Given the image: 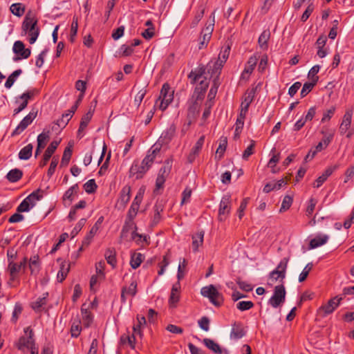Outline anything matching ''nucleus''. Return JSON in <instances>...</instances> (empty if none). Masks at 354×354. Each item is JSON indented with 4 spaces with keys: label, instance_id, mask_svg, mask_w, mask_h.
<instances>
[{
    "label": "nucleus",
    "instance_id": "nucleus-48",
    "mask_svg": "<svg viewBox=\"0 0 354 354\" xmlns=\"http://www.w3.org/2000/svg\"><path fill=\"white\" fill-rule=\"evenodd\" d=\"M154 214L151 220V225L152 226L156 225L160 221V212H162L163 209L160 205H156L153 207Z\"/></svg>",
    "mask_w": 354,
    "mask_h": 354
},
{
    "label": "nucleus",
    "instance_id": "nucleus-7",
    "mask_svg": "<svg viewBox=\"0 0 354 354\" xmlns=\"http://www.w3.org/2000/svg\"><path fill=\"white\" fill-rule=\"evenodd\" d=\"M289 259L283 258L281 260L277 267L270 273V278L272 281H277L279 279L283 280L286 277V272Z\"/></svg>",
    "mask_w": 354,
    "mask_h": 354
},
{
    "label": "nucleus",
    "instance_id": "nucleus-5",
    "mask_svg": "<svg viewBox=\"0 0 354 354\" xmlns=\"http://www.w3.org/2000/svg\"><path fill=\"white\" fill-rule=\"evenodd\" d=\"M286 289L283 285H278L274 287V292L268 300V304L273 308H277L284 303L286 299Z\"/></svg>",
    "mask_w": 354,
    "mask_h": 354
},
{
    "label": "nucleus",
    "instance_id": "nucleus-9",
    "mask_svg": "<svg viewBox=\"0 0 354 354\" xmlns=\"http://www.w3.org/2000/svg\"><path fill=\"white\" fill-rule=\"evenodd\" d=\"M27 259L25 257L24 259L19 263H15L14 261L10 260V263L8 266V270L10 274V281H15L17 277L18 273L22 268H25L26 266Z\"/></svg>",
    "mask_w": 354,
    "mask_h": 354
},
{
    "label": "nucleus",
    "instance_id": "nucleus-64",
    "mask_svg": "<svg viewBox=\"0 0 354 354\" xmlns=\"http://www.w3.org/2000/svg\"><path fill=\"white\" fill-rule=\"evenodd\" d=\"M254 147L255 142L254 140H252L250 145L246 148V149L243 153V159L248 160V158L254 153Z\"/></svg>",
    "mask_w": 354,
    "mask_h": 354
},
{
    "label": "nucleus",
    "instance_id": "nucleus-44",
    "mask_svg": "<svg viewBox=\"0 0 354 354\" xmlns=\"http://www.w3.org/2000/svg\"><path fill=\"white\" fill-rule=\"evenodd\" d=\"M230 52V46L229 45L224 46L218 55V62L223 65L227 59Z\"/></svg>",
    "mask_w": 354,
    "mask_h": 354
},
{
    "label": "nucleus",
    "instance_id": "nucleus-12",
    "mask_svg": "<svg viewBox=\"0 0 354 354\" xmlns=\"http://www.w3.org/2000/svg\"><path fill=\"white\" fill-rule=\"evenodd\" d=\"M13 52L19 57L14 58L15 61L21 59H27L30 57L31 51L29 48H25L24 43L21 41H17L13 45Z\"/></svg>",
    "mask_w": 354,
    "mask_h": 354
},
{
    "label": "nucleus",
    "instance_id": "nucleus-46",
    "mask_svg": "<svg viewBox=\"0 0 354 354\" xmlns=\"http://www.w3.org/2000/svg\"><path fill=\"white\" fill-rule=\"evenodd\" d=\"M10 10L11 12L17 17H21L25 12V8L20 3H15L11 5Z\"/></svg>",
    "mask_w": 354,
    "mask_h": 354
},
{
    "label": "nucleus",
    "instance_id": "nucleus-43",
    "mask_svg": "<svg viewBox=\"0 0 354 354\" xmlns=\"http://www.w3.org/2000/svg\"><path fill=\"white\" fill-rule=\"evenodd\" d=\"M21 73H22L21 69H17V70L15 71L12 73H11L8 76V77L5 83L6 88H10L13 85V84L16 81L18 76H19L21 74Z\"/></svg>",
    "mask_w": 354,
    "mask_h": 354
},
{
    "label": "nucleus",
    "instance_id": "nucleus-41",
    "mask_svg": "<svg viewBox=\"0 0 354 354\" xmlns=\"http://www.w3.org/2000/svg\"><path fill=\"white\" fill-rule=\"evenodd\" d=\"M143 256L141 253L134 252L131 256L130 264L132 268H138L143 261Z\"/></svg>",
    "mask_w": 354,
    "mask_h": 354
},
{
    "label": "nucleus",
    "instance_id": "nucleus-45",
    "mask_svg": "<svg viewBox=\"0 0 354 354\" xmlns=\"http://www.w3.org/2000/svg\"><path fill=\"white\" fill-rule=\"evenodd\" d=\"M98 229L99 227H97V225H93L91 227L88 234L84 237V239L82 241V246H88V245L91 243L92 239L97 233Z\"/></svg>",
    "mask_w": 354,
    "mask_h": 354
},
{
    "label": "nucleus",
    "instance_id": "nucleus-36",
    "mask_svg": "<svg viewBox=\"0 0 354 354\" xmlns=\"http://www.w3.org/2000/svg\"><path fill=\"white\" fill-rule=\"evenodd\" d=\"M69 270L70 265L66 264V262H62L60 265V269L57 274V281L62 283L67 277Z\"/></svg>",
    "mask_w": 354,
    "mask_h": 354
},
{
    "label": "nucleus",
    "instance_id": "nucleus-6",
    "mask_svg": "<svg viewBox=\"0 0 354 354\" xmlns=\"http://www.w3.org/2000/svg\"><path fill=\"white\" fill-rule=\"evenodd\" d=\"M174 91H171V88L168 84H164L160 91L159 100H161L160 109L165 110L168 105L173 101Z\"/></svg>",
    "mask_w": 354,
    "mask_h": 354
},
{
    "label": "nucleus",
    "instance_id": "nucleus-63",
    "mask_svg": "<svg viewBox=\"0 0 354 354\" xmlns=\"http://www.w3.org/2000/svg\"><path fill=\"white\" fill-rule=\"evenodd\" d=\"M198 326L201 329H203L205 331H208L209 330V324L210 320L209 319L206 317H202L198 322Z\"/></svg>",
    "mask_w": 354,
    "mask_h": 354
},
{
    "label": "nucleus",
    "instance_id": "nucleus-35",
    "mask_svg": "<svg viewBox=\"0 0 354 354\" xmlns=\"http://www.w3.org/2000/svg\"><path fill=\"white\" fill-rule=\"evenodd\" d=\"M203 342L207 348L212 351L214 353L217 354H221L223 353L219 344L215 342L214 340L209 338H205L203 339Z\"/></svg>",
    "mask_w": 354,
    "mask_h": 354
},
{
    "label": "nucleus",
    "instance_id": "nucleus-16",
    "mask_svg": "<svg viewBox=\"0 0 354 354\" xmlns=\"http://www.w3.org/2000/svg\"><path fill=\"white\" fill-rule=\"evenodd\" d=\"M230 201L229 197H223L222 198L220 205H219V210H218V219L221 221H223L225 220L227 215L230 212Z\"/></svg>",
    "mask_w": 354,
    "mask_h": 354
},
{
    "label": "nucleus",
    "instance_id": "nucleus-4",
    "mask_svg": "<svg viewBox=\"0 0 354 354\" xmlns=\"http://www.w3.org/2000/svg\"><path fill=\"white\" fill-rule=\"evenodd\" d=\"M172 166V160L167 159L165 161L163 167H162L158 172V176L156 180V188L154 193H157L160 189H162L165 180L169 176Z\"/></svg>",
    "mask_w": 354,
    "mask_h": 354
},
{
    "label": "nucleus",
    "instance_id": "nucleus-31",
    "mask_svg": "<svg viewBox=\"0 0 354 354\" xmlns=\"http://www.w3.org/2000/svg\"><path fill=\"white\" fill-rule=\"evenodd\" d=\"M254 95H255V89L254 88H252L250 91H248L244 95L243 100L241 104V107L248 110L250 104L253 101Z\"/></svg>",
    "mask_w": 354,
    "mask_h": 354
},
{
    "label": "nucleus",
    "instance_id": "nucleus-30",
    "mask_svg": "<svg viewBox=\"0 0 354 354\" xmlns=\"http://www.w3.org/2000/svg\"><path fill=\"white\" fill-rule=\"evenodd\" d=\"M328 240V236L324 235H318L315 236L314 239H311L310 241V248H316L326 243Z\"/></svg>",
    "mask_w": 354,
    "mask_h": 354
},
{
    "label": "nucleus",
    "instance_id": "nucleus-1",
    "mask_svg": "<svg viewBox=\"0 0 354 354\" xmlns=\"http://www.w3.org/2000/svg\"><path fill=\"white\" fill-rule=\"evenodd\" d=\"M205 68L201 66L194 71L192 70L188 75L192 84H196L197 82H199V84L195 88L191 99V100L198 103L203 100L209 85L207 77L205 76Z\"/></svg>",
    "mask_w": 354,
    "mask_h": 354
},
{
    "label": "nucleus",
    "instance_id": "nucleus-13",
    "mask_svg": "<svg viewBox=\"0 0 354 354\" xmlns=\"http://www.w3.org/2000/svg\"><path fill=\"white\" fill-rule=\"evenodd\" d=\"M214 17L213 18L212 23L207 26L201 32L202 39L199 44V49L203 48L205 46H207L209 43L212 34L214 30Z\"/></svg>",
    "mask_w": 354,
    "mask_h": 354
},
{
    "label": "nucleus",
    "instance_id": "nucleus-59",
    "mask_svg": "<svg viewBox=\"0 0 354 354\" xmlns=\"http://www.w3.org/2000/svg\"><path fill=\"white\" fill-rule=\"evenodd\" d=\"M292 201H293V199L291 196H288V195L284 196L282 203H281L280 210H279L280 212H285L287 209H288L290 207V206L292 203Z\"/></svg>",
    "mask_w": 354,
    "mask_h": 354
},
{
    "label": "nucleus",
    "instance_id": "nucleus-15",
    "mask_svg": "<svg viewBox=\"0 0 354 354\" xmlns=\"http://www.w3.org/2000/svg\"><path fill=\"white\" fill-rule=\"evenodd\" d=\"M131 187L128 185L124 186L120 191L117 204L120 208H124L131 198Z\"/></svg>",
    "mask_w": 354,
    "mask_h": 354
},
{
    "label": "nucleus",
    "instance_id": "nucleus-61",
    "mask_svg": "<svg viewBox=\"0 0 354 354\" xmlns=\"http://www.w3.org/2000/svg\"><path fill=\"white\" fill-rule=\"evenodd\" d=\"M82 326L80 322H73L71 328V336L73 337H77L81 333Z\"/></svg>",
    "mask_w": 354,
    "mask_h": 354
},
{
    "label": "nucleus",
    "instance_id": "nucleus-24",
    "mask_svg": "<svg viewBox=\"0 0 354 354\" xmlns=\"http://www.w3.org/2000/svg\"><path fill=\"white\" fill-rule=\"evenodd\" d=\"M204 142H205V136H202L197 140L195 145L192 149L190 153L188 156V160L189 162H192L194 160L196 156L201 151V150L203 146Z\"/></svg>",
    "mask_w": 354,
    "mask_h": 354
},
{
    "label": "nucleus",
    "instance_id": "nucleus-38",
    "mask_svg": "<svg viewBox=\"0 0 354 354\" xmlns=\"http://www.w3.org/2000/svg\"><path fill=\"white\" fill-rule=\"evenodd\" d=\"M33 146L32 144H28L23 147L19 153V158L20 160H28L32 153Z\"/></svg>",
    "mask_w": 354,
    "mask_h": 354
},
{
    "label": "nucleus",
    "instance_id": "nucleus-60",
    "mask_svg": "<svg viewBox=\"0 0 354 354\" xmlns=\"http://www.w3.org/2000/svg\"><path fill=\"white\" fill-rule=\"evenodd\" d=\"M176 130V125L174 124H171L169 127L162 133L164 138L168 140H171L175 135Z\"/></svg>",
    "mask_w": 354,
    "mask_h": 354
},
{
    "label": "nucleus",
    "instance_id": "nucleus-52",
    "mask_svg": "<svg viewBox=\"0 0 354 354\" xmlns=\"http://www.w3.org/2000/svg\"><path fill=\"white\" fill-rule=\"evenodd\" d=\"M97 185L94 179L88 180L84 185V189L88 194H92L97 189Z\"/></svg>",
    "mask_w": 354,
    "mask_h": 354
},
{
    "label": "nucleus",
    "instance_id": "nucleus-33",
    "mask_svg": "<svg viewBox=\"0 0 354 354\" xmlns=\"http://www.w3.org/2000/svg\"><path fill=\"white\" fill-rule=\"evenodd\" d=\"M23 176V172L19 169H13L9 171L6 175L7 180L10 183L19 181Z\"/></svg>",
    "mask_w": 354,
    "mask_h": 354
},
{
    "label": "nucleus",
    "instance_id": "nucleus-58",
    "mask_svg": "<svg viewBox=\"0 0 354 354\" xmlns=\"http://www.w3.org/2000/svg\"><path fill=\"white\" fill-rule=\"evenodd\" d=\"M254 306V303L251 301H241L236 304V308L241 311L248 310Z\"/></svg>",
    "mask_w": 354,
    "mask_h": 354
},
{
    "label": "nucleus",
    "instance_id": "nucleus-50",
    "mask_svg": "<svg viewBox=\"0 0 354 354\" xmlns=\"http://www.w3.org/2000/svg\"><path fill=\"white\" fill-rule=\"evenodd\" d=\"M72 156V149L70 147H66L64 151L62 158L61 160V166L68 165Z\"/></svg>",
    "mask_w": 354,
    "mask_h": 354
},
{
    "label": "nucleus",
    "instance_id": "nucleus-57",
    "mask_svg": "<svg viewBox=\"0 0 354 354\" xmlns=\"http://www.w3.org/2000/svg\"><path fill=\"white\" fill-rule=\"evenodd\" d=\"M315 85L316 84L313 82L304 83L300 93L301 97H304L306 95H307L313 90Z\"/></svg>",
    "mask_w": 354,
    "mask_h": 354
},
{
    "label": "nucleus",
    "instance_id": "nucleus-47",
    "mask_svg": "<svg viewBox=\"0 0 354 354\" xmlns=\"http://www.w3.org/2000/svg\"><path fill=\"white\" fill-rule=\"evenodd\" d=\"M50 138V131H44L41 133H40L37 136V145H39V147H45L48 140Z\"/></svg>",
    "mask_w": 354,
    "mask_h": 354
},
{
    "label": "nucleus",
    "instance_id": "nucleus-55",
    "mask_svg": "<svg viewBox=\"0 0 354 354\" xmlns=\"http://www.w3.org/2000/svg\"><path fill=\"white\" fill-rule=\"evenodd\" d=\"M280 159V154H274L272 156V158L270 159L268 167L271 168V171L273 174L277 173L278 171L275 169L277 163L279 161Z\"/></svg>",
    "mask_w": 354,
    "mask_h": 354
},
{
    "label": "nucleus",
    "instance_id": "nucleus-28",
    "mask_svg": "<svg viewBox=\"0 0 354 354\" xmlns=\"http://www.w3.org/2000/svg\"><path fill=\"white\" fill-rule=\"evenodd\" d=\"M93 112L94 109L90 108L88 111L82 116L77 131L78 135H80L81 133L86 128L93 117Z\"/></svg>",
    "mask_w": 354,
    "mask_h": 354
},
{
    "label": "nucleus",
    "instance_id": "nucleus-2",
    "mask_svg": "<svg viewBox=\"0 0 354 354\" xmlns=\"http://www.w3.org/2000/svg\"><path fill=\"white\" fill-rule=\"evenodd\" d=\"M37 20L30 14L26 15L22 23L21 29L24 34L28 33L30 44H34L39 34V30L37 27Z\"/></svg>",
    "mask_w": 354,
    "mask_h": 354
},
{
    "label": "nucleus",
    "instance_id": "nucleus-3",
    "mask_svg": "<svg viewBox=\"0 0 354 354\" xmlns=\"http://www.w3.org/2000/svg\"><path fill=\"white\" fill-rule=\"evenodd\" d=\"M201 294L204 297L208 298L209 301L216 307H219L223 304V295L216 290L214 285L203 287L201 290Z\"/></svg>",
    "mask_w": 354,
    "mask_h": 354
},
{
    "label": "nucleus",
    "instance_id": "nucleus-18",
    "mask_svg": "<svg viewBox=\"0 0 354 354\" xmlns=\"http://www.w3.org/2000/svg\"><path fill=\"white\" fill-rule=\"evenodd\" d=\"M59 144V141L54 140L49 145V146L47 147L46 150L44 152L43 159L41 160L39 163L40 167H43L45 165H46L52 155L57 149Z\"/></svg>",
    "mask_w": 354,
    "mask_h": 354
},
{
    "label": "nucleus",
    "instance_id": "nucleus-39",
    "mask_svg": "<svg viewBox=\"0 0 354 354\" xmlns=\"http://www.w3.org/2000/svg\"><path fill=\"white\" fill-rule=\"evenodd\" d=\"M137 321L138 323L133 326V330L135 334L142 336V327L146 324V319L144 316L138 315Z\"/></svg>",
    "mask_w": 354,
    "mask_h": 354
},
{
    "label": "nucleus",
    "instance_id": "nucleus-23",
    "mask_svg": "<svg viewBox=\"0 0 354 354\" xmlns=\"http://www.w3.org/2000/svg\"><path fill=\"white\" fill-rule=\"evenodd\" d=\"M223 65L218 62H209L207 66V73L210 74L211 77L214 76V79L218 82V76L221 73Z\"/></svg>",
    "mask_w": 354,
    "mask_h": 354
},
{
    "label": "nucleus",
    "instance_id": "nucleus-11",
    "mask_svg": "<svg viewBox=\"0 0 354 354\" xmlns=\"http://www.w3.org/2000/svg\"><path fill=\"white\" fill-rule=\"evenodd\" d=\"M148 170L147 167L143 165L142 162L134 160L129 169V177H135L137 180L140 179Z\"/></svg>",
    "mask_w": 354,
    "mask_h": 354
},
{
    "label": "nucleus",
    "instance_id": "nucleus-54",
    "mask_svg": "<svg viewBox=\"0 0 354 354\" xmlns=\"http://www.w3.org/2000/svg\"><path fill=\"white\" fill-rule=\"evenodd\" d=\"M72 118L71 113H65L62 114V118L59 119L56 122V124L61 128H64L69 120Z\"/></svg>",
    "mask_w": 354,
    "mask_h": 354
},
{
    "label": "nucleus",
    "instance_id": "nucleus-20",
    "mask_svg": "<svg viewBox=\"0 0 354 354\" xmlns=\"http://www.w3.org/2000/svg\"><path fill=\"white\" fill-rule=\"evenodd\" d=\"M338 168V165H334L331 167H328L326 169L324 172L322 176H319L315 183L313 184V187L316 188H319L321 187L323 183L327 180V178Z\"/></svg>",
    "mask_w": 354,
    "mask_h": 354
},
{
    "label": "nucleus",
    "instance_id": "nucleus-25",
    "mask_svg": "<svg viewBox=\"0 0 354 354\" xmlns=\"http://www.w3.org/2000/svg\"><path fill=\"white\" fill-rule=\"evenodd\" d=\"M44 193V190L37 189L29 194L24 200L27 201L31 207H32L35 205L37 201L41 200L43 198Z\"/></svg>",
    "mask_w": 354,
    "mask_h": 354
},
{
    "label": "nucleus",
    "instance_id": "nucleus-53",
    "mask_svg": "<svg viewBox=\"0 0 354 354\" xmlns=\"http://www.w3.org/2000/svg\"><path fill=\"white\" fill-rule=\"evenodd\" d=\"M82 315V319L84 322V325L86 327H88L92 322V315L91 313L86 309H84L82 308L81 309Z\"/></svg>",
    "mask_w": 354,
    "mask_h": 354
},
{
    "label": "nucleus",
    "instance_id": "nucleus-49",
    "mask_svg": "<svg viewBox=\"0 0 354 354\" xmlns=\"http://www.w3.org/2000/svg\"><path fill=\"white\" fill-rule=\"evenodd\" d=\"M320 69V66L319 65H315L313 66L308 72V77L311 80V82L317 84L319 80V77L317 75Z\"/></svg>",
    "mask_w": 354,
    "mask_h": 354
},
{
    "label": "nucleus",
    "instance_id": "nucleus-14",
    "mask_svg": "<svg viewBox=\"0 0 354 354\" xmlns=\"http://www.w3.org/2000/svg\"><path fill=\"white\" fill-rule=\"evenodd\" d=\"M160 145H154L148 151V154L142 160L141 162L142 165L147 167V169H149L154 161L156 154L160 152Z\"/></svg>",
    "mask_w": 354,
    "mask_h": 354
},
{
    "label": "nucleus",
    "instance_id": "nucleus-26",
    "mask_svg": "<svg viewBox=\"0 0 354 354\" xmlns=\"http://www.w3.org/2000/svg\"><path fill=\"white\" fill-rule=\"evenodd\" d=\"M352 115V111L348 110L346 111L343 117L342 122L339 127V131L341 134H344L351 127Z\"/></svg>",
    "mask_w": 354,
    "mask_h": 354
},
{
    "label": "nucleus",
    "instance_id": "nucleus-32",
    "mask_svg": "<svg viewBox=\"0 0 354 354\" xmlns=\"http://www.w3.org/2000/svg\"><path fill=\"white\" fill-rule=\"evenodd\" d=\"M48 295V293L46 292V293L44 294V296L42 297H39L35 301L32 302L31 305H30L32 308L36 312L41 311L43 307L47 303L46 298H47Z\"/></svg>",
    "mask_w": 354,
    "mask_h": 354
},
{
    "label": "nucleus",
    "instance_id": "nucleus-10",
    "mask_svg": "<svg viewBox=\"0 0 354 354\" xmlns=\"http://www.w3.org/2000/svg\"><path fill=\"white\" fill-rule=\"evenodd\" d=\"M37 112L30 111L24 119L20 122L18 126L12 131V136H17L20 134L30 125L35 118L37 117Z\"/></svg>",
    "mask_w": 354,
    "mask_h": 354
},
{
    "label": "nucleus",
    "instance_id": "nucleus-62",
    "mask_svg": "<svg viewBox=\"0 0 354 354\" xmlns=\"http://www.w3.org/2000/svg\"><path fill=\"white\" fill-rule=\"evenodd\" d=\"M312 268H313V263H308L305 266V268H304L303 271L299 274V282H303V281H304L306 279V278H307L309 272L312 270Z\"/></svg>",
    "mask_w": 354,
    "mask_h": 354
},
{
    "label": "nucleus",
    "instance_id": "nucleus-29",
    "mask_svg": "<svg viewBox=\"0 0 354 354\" xmlns=\"http://www.w3.org/2000/svg\"><path fill=\"white\" fill-rule=\"evenodd\" d=\"M270 37V31L269 30H263L260 35L258 44L260 48L263 50H266L268 48V42Z\"/></svg>",
    "mask_w": 354,
    "mask_h": 354
},
{
    "label": "nucleus",
    "instance_id": "nucleus-42",
    "mask_svg": "<svg viewBox=\"0 0 354 354\" xmlns=\"http://www.w3.org/2000/svg\"><path fill=\"white\" fill-rule=\"evenodd\" d=\"M226 147L227 138H223V139H221L219 146L216 149L215 158L217 159V160H220L223 158V153L226 149Z\"/></svg>",
    "mask_w": 354,
    "mask_h": 354
},
{
    "label": "nucleus",
    "instance_id": "nucleus-34",
    "mask_svg": "<svg viewBox=\"0 0 354 354\" xmlns=\"http://www.w3.org/2000/svg\"><path fill=\"white\" fill-rule=\"evenodd\" d=\"M204 234V232L201 230L192 236V248L194 252H197L199 246L203 244Z\"/></svg>",
    "mask_w": 354,
    "mask_h": 354
},
{
    "label": "nucleus",
    "instance_id": "nucleus-22",
    "mask_svg": "<svg viewBox=\"0 0 354 354\" xmlns=\"http://www.w3.org/2000/svg\"><path fill=\"white\" fill-rule=\"evenodd\" d=\"M341 299H338L337 297H334L330 299L328 303L324 306H322L320 308V311H323L324 315L332 313L335 309L339 306Z\"/></svg>",
    "mask_w": 354,
    "mask_h": 354
},
{
    "label": "nucleus",
    "instance_id": "nucleus-40",
    "mask_svg": "<svg viewBox=\"0 0 354 354\" xmlns=\"http://www.w3.org/2000/svg\"><path fill=\"white\" fill-rule=\"evenodd\" d=\"M39 257L35 255L30 259L29 268L32 274H36L39 271Z\"/></svg>",
    "mask_w": 354,
    "mask_h": 354
},
{
    "label": "nucleus",
    "instance_id": "nucleus-21",
    "mask_svg": "<svg viewBox=\"0 0 354 354\" xmlns=\"http://www.w3.org/2000/svg\"><path fill=\"white\" fill-rule=\"evenodd\" d=\"M180 288V284L179 281L174 283L171 288L170 297L169 299V303L171 307H176V304L178 302L180 299L179 290Z\"/></svg>",
    "mask_w": 354,
    "mask_h": 354
},
{
    "label": "nucleus",
    "instance_id": "nucleus-27",
    "mask_svg": "<svg viewBox=\"0 0 354 354\" xmlns=\"http://www.w3.org/2000/svg\"><path fill=\"white\" fill-rule=\"evenodd\" d=\"M286 181L283 179H281L278 181H272L269 182L267 184L265 185L263 191L265 193H269L271 191L273 190H279L283 186L286 185Z\"/></svg>",
    "mask_w": 354,
    "mask_h": 354
},
{
    "label": "nucleus",
    "instance_id": "nucleus-19",
    "mask_svg": "<svg viewBox=\"0 0 354 354\" xmlns=\"http://www.w3.org/2000/svg\"><path fill=\"white\" fill-rule=\"evenodd\" d=\"M137 293V282L136 280L131 281L129 287H123L121 292V301L125 303L127 297H134Z\"/></svg>",
    "mask_w": 354,
    "mask_h": 354
},
{
    "label": "nucleus",
    "instance_id": "nucleus-51",
    "mask_svg": "<svg viewBox=\"0 0 354 354\" xmlns=\"http://www.w3.org/2000/svg\"><path fill=\"white\" fill-rule=\"evenodd\" d=\"M218 86H219V83L218 82H216V80H214L213 85H212V88H210L209 92L207 95L208 101L206 103L213 102L212 100L214 99V97L216 96Z\"/></svg>",
    "mask_w": 354,
    "mask_h": 354
},
{
    "label": "nucleus",
    "instance_id": "nucleus-8",
    "mask_svg": "<svg viewBox=\"0 0 354 354\" xmlns=\"http://www.w3.org/2000/svg\"><path fill=\"white\" fill-rule=\"evenodd\" d=\"M24 333L27 337H21L19 338L17 348L19 350H23L24 348H31L35 346V339L33 338L34 333L30 327H26L24 328Z\"/></svg>",
    "mask_w": 354,
    "mask_h": 354
},
{
    "label": "nucleus",
    "instance_id": "nucleus-37",
    "mask_svg": "<svg viewBox=\"0 0 354 354\" xmlns=\"http://www.w3.org/2000/svg\"><path fill=\"white\" fill-rule=\"evenodd\" d=\"M105 259L109 264L113 268L116 266V252L114 248H109L106 250L104 254Z\"/></svg>",
    "mask_w": 354,
    "mask_h": 354
},
{
    "label": "nucleus",
    "instance_id": "nucleus-17",
    "mask_svg": "<svg viewBox=\"0 0 354 354\" xmlns=\"http://www.w3.org/2000/svg\"><path fill=\"white\" fill-rule=\"evenodd\" d=\"M245 335V330L243 326V324L239 322H235L232 324V330L230 332V338L232 339H239Z\"/></svg>",
    "mask_w": 354,
    "mask_h": 354
},
{
    "label": "nucleus",
    "instance_id": "nucleus-56",
    "mask_svg": "<svg viewBox=\"0 0 354 354\" xmlns=\"http://www.w3.org/2000/svg\"><path fill=\"white\" fill-rule=\"evenodd\" d=\"M147 93V90L145 88H141L136 95L135 96L134 99V105L136 107H139L140 104L142 103L145 95Z\"/></svg>",
    "mask_w": 354,
    "mask_h": 354
}]
</instances>
